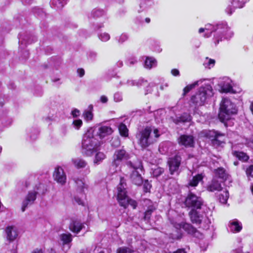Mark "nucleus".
Instances as JSON below:
<instances>
[{
	"label": "nucleus",
	"instance_id": "obj_1",
	"mask_svg": "<svg viewBox=\"0 0 253 253\" xmlns=\"http://www.w3.org/2000/svg\"><path fill=\"white\" fill-rule=\"evenodd\" d=\"M204 32V37L207 38L213 33V42L215 45L224 39L231 38L234 34L226 22H221L216 25L207 24L204 28H201L199 30V33Z\"/></svg>",
	"mask_w": 253,
	"mask_h": 253
},
{
	"label": "nucleus",
	"instance_id": "obj_2",
	"mask_svg": "<svg viewBox=\"0 0 253 253\" xmlns=\"http://www.w3.org/2000/svg\"><path fill=\"white\" fill-rule=\"evenodd\" d=\"M184 204L187 207L192 208L189 212L192 222L196 224H200L206 218V216L200 214L197 211L202 208L203 202L201 198L190 193L186 198Z\"/></svg>",
	"mask_w": 253,
	"mask_h": 253
},
{
	"label": "nucleus",
	"instance_id": "obj_3",
	"mask_svg": "<svg viewBox=\"0 0 253 253\" xmlns=\"http://www.w3.org/2000/svg\"><path fill=\"white\" fill-rule=\"evenodd\" d=\"M160 136L158 129L152 126H146L136 134L138 144L143 149L155 143Z\"/></svg>",
	"mask_w": 253,
	"mask_h": 253
},
{
	"label": "nucleus",
	"instance_id": "obj_4",
	"mask_svg": "<svg viewBox=\"0 0 253 253\" xmlns=\"http://www.w3.org/2000/svg\"><path fill=\"white\" fill-rule=\"evenodd\" d=\"M213 95L212 86L209 84L202 86L198 92L191 97L190 111L196 112V109L204 105Z\"/></svg>",
	"mask_w": 253,
	"mask_h": 253
},
{
	"label": "nucleus",
	"instance_id": "obj_5",
	"mask_svg": "<svg viewBox=\"0 0 253 253\" xmlns=\"http://www.w3.org/2000/svg\"><path fill=\"white\" fill-rule=\"evenodd\" d=\"M94 130L90 128L84 134L82 140V152L86 156H91L98 150L97 141L93 136Z\"/></svg>",
	"mask_w": 253,
	"mask_h": 253
},
{
	"label": "nucleus",
	"instance_id": "obj_6",
	"mask_svg": "<svg viewBox=\"0 0 253 253\" xmlns=\"http://www.w3.org/2000/svg\"><path fill=\"white\" fill-rule=\"evenodd\" d=\"M125 180L124 178H120V182L117 186V200L121 206L126 208L128 205H130L133 209H135L137 203L135 201L128 198L126 194V191L125 188Z\"/></svg>",
	"mask_w": 253,
	"mask_h": 253
},
{
	"label": "nucleus",
	"instance_id": "obj_7",
	"mask_svg": "<svg viewBox=\"0 0 253 253\" xmlns=\"http://www.w3.org/2000/svg\"><path fill=\"white\" fill-rule=\"evenodd\" d=\"M237 111L235 105L229 99L224 98L220 103L218 114L219 119L223 122L229 120L231 115L236 114Z\"/></svg>",
	"mask_w": 253,
	"mask_h": 253
},
{
	"label": "nucleus",
	"instance_id": "obj_8",
	"mask_svg": "<svg viewBox=\"0 0 253 253\" xmlns=\"http://www.w3.org/2000/svg\"><path fill=\"white\" fill-rule=\"evenodd\" d=\"M126 165L134 169L130 175V179L133 183L136 185H140L143 183V178L141 174L138 171V169L142 170V163L139 160L133 163L131 161L127 162Z\"/></svg>",
	"mask_w": 253,
	"mask_h": 253
},
{
	"label": "nucleus",
	"instance_id": "obj_9",
	"mask_svg": "<svg viewBox=\"0 0 253 253\" xmlns=\"http://www.w3.org/2000/svg\"><path fill=\"white\" fill-rule=\"evenodd\" d=\"M202 133L204 135L211 139L212 143L214 146H220L224 143L223 137L224 134L214 130H204Z\"/></svg>",
	"mask_w": 253,
	"mask_h": 253
},
{
	"label": "nucleus",
	"instance_id": "obj_10",
	"mask_svg": "<svg viewBox=\"0 0 253 253\" xmlns=\"http://www.w3.org/2000/svg\"><path fill=\"white\" fill-rule=\"evenodd\" d=\"M130 158V155L124 148L117 149L113 155V160L112 166L117 167L122 162L127 161Z\"/></svg>",
	"mask_w": 253,
	"mask_h": 253
},
{
	"label": "nucleus",
	"instance_id": "obj_11",
	"mask_svg": "<svg viewBox=\"0 0 253 253\" xmlns=\"http://www.w3.org/2000/svg\"><path fill=\"white\" fill-rule=\"evenodd\" d=\"M181 158L179 155H175L170 158L168 162L170 173L172 175L179 173V168L181 164Z\"/></svg>",
	"mask_w": 253,
	"mask_h": 253
},
{
	"label": "nucleus",
	"instance_id": "obj_12",
	"mask_svg": "<svg viewBox=\"0 0 253 253\" xmlns=\"http://www.w3.org/2000/svg\"><path fill=\"white\" fill-rule=\"evenodd\" d=\"M37 192L35 191H29L25 196L22 204L21 210L24 212L29 207L33 205L36 199Z\"/></svg>",
	"mask_w": 253,
	"mask_h": 253
},
{
	"label": "nucleus",
	"instance_id": "obj_13",
	"mask_svg": "<svg viewBox=\"0 0 253 253\" xmlns=\"http://www.w3.org/2000/svg\"><path fill=\"white\" fill-rule=\"evenodd\" d=\"M95 131L97 135L101 139L111 135L113 132L112 128L110 126L104 125H100L96 127Z\"/></svg>",
	"mask_w": 253,
	"mask_h": 253
},
{
	"label": "nucleus",
	"instance_id": "obj_14",
	"mask_svg": "<svg viewBox=\"0 0 253 253\" xmlns=\"http://www.w3.org/2000/svg\"><path fill=\"white\" fill-rule=\"evenodd\" d=\"M249 0H232V5H228L225 9L226 13L231 15L235 11L236 8H243L245 3Z\"/></svg>",
	"mask_w": 253,
	"mask_h": 253
},
{
	"label": "nucleus",
	"instance_id": "obj_15",
	"mask_svg": "<svg viewBox=\"0 0 253 253\" xmlns=\"http://www.w3.org/2000/svg\"><path fill=\"white\" fill-rule=\"evenodd\" d=\"M53 177L54 180L61 185H64L66 182V175L61 167L57 168L55 169Z\"/></svg>",
	"mask_w": 253,
	"mask_h": 253
},
{
	"label": "nucleus",
	"instance_id": "obj_16",
	"mask_svg": "<svg viewBox=\"0 0 253 253\" xmlns=\"http://www.w3.org/2000/svg\"><path fill=\"white\" fill-rule=\"evenodd\" d=\"M178 143L185 147H193L194 141L192 135H182L178 139Z\"/></svg>",
	"mask_w": 253,
	"mask_h": 253
},
{
	"label": "nucleus",
	"instance_id": "obj_17",
	"mask_svg": "<svg viewBox=\"0 0 253 253\" xmlns=\"http://www.w3.org/2000/svg\"><path fill=\"white\" fill-rule=\"evenodd\" d=\"M60 239L63 243V250L68 251L71 247L70 243L72 241V235L70 233L62 234L60 236Z\"/></svg>",
	"mask_w": 253,
	"mask_h": 253
},
{
	"label": "nucleus",
	"instance_id": "obj_18",
	"mask_svg": "<svg viewBox=\"0 0 253 253\" xmlns=\"http://www.w3.org/2000/svg\"><path fill=\"white\" fill-rule=\"evenodd\" d=\"M7 239L9 241L15 240L18 236L17 230L16 227L11 226H8L5 229Z\"/></svg>",
	"mask_w": 253,
	"mask_h": 253
},
{
	"label": "nucleus",
	"instance_id": "obj_19",
	"mask_svg": "<svg viewBox=\"0 0 253 253\" xmlns=\"http://www.w3.org/2000/svg\"><path fill=\"white\" fill-rule=\"evenodd\" d=\"M175 228L176 229L182 228L188 234L193 235H195L196 233L198 232L197 229L193 227L191 224L186 223H183L177 224L176 226H175Z\"/></svg>",
	"mask_w": 253,
	"mask_h": 253
},
{
	"label": "nucleus",
	"instance_id": "obj_20",
	"mask_svg": "<svg viewBox=\"0 0 253 253\" xmlns=\"http://www.w3.org/2000/svg\"><path fill=\"white\" fill-rule=\"evenodd\" d=\"M74 180L76 184L77 190L79 192H84V189H87V185L86 184L84 178H74Z\"/></svg>",
	"mask_w": 253,
	"mask_h": 253
},
{
	"label": "nucleus",
	"instance_id": "obj_21",
	"mask_svg": "<svg viewBox=\"0 0 253 253\" xmlns=\"http://www.w3.org/2000/svg\"><path fill=\"white\" fill-rule=\"evenodd\" d=\"M83 227V224L78 220H73L69 226L71 231L76 233H78Z\"/></svg>",
	"mask_w": 253,
	"mask_h": 253
},
{
	"label": "nucleus",
	"instance_id": "obj_22",
	"mask_svg": "<svg viewBox=\"0 0 253 253\" xmlns=\"http://www.w3.org/2000/svg\"><path fill=\"white\" fill-rule=\"evenodd\" d=\"M192 119L191 116L189 114L184 113L179 117H176L175 118L173 119V122L178 124L180 123L189 122Z\"/></svg>",
	"mask_w": 253,
	"mask_h": 253
},
{
	"label": "nucleus",
	"instance_id": "obj_23",
	"mask_svg": "<svg viewBox=\"0 0 253 253\" xmlns=\"http://www.w3.org/2000/svg\"><path fill=\"white\" fill-rule=\"evenodd\" d=\"M207 189L210 192L220 191L222 190L221 184L216 180L213 179L208 185Z\"/></svg>",
	"mask_w": 253,
	"mask_h": 253
},
{
	"label": "nucleus",
	"instance_id": "obj_24",
	"mask_svg": "<svg viewBox=\"0 0 253 253\" xmlns=\"http://www.w3.org/2000/svg\"><path fill=\"white\" fill-rule=\"evenodd\" d=\"M93 107L92 105H89L87 110L84 111L83 116L84 120L86 122H90L93 120Z\"/></svg>",
	"mask_w": 253,
	"mask_h": 253
},
{
	"label": "nucleus",
	"instance_id": "obj_25",
	"mask_svg": "<svg viewBox=\"0 0 253 253\" xmlns=\"http://www.w3.org/2000/svg\"><path fill=\"white\" fill-rule=\"evenodd\" d=\"M157 64V62L155 58L152 57H147L144 62V66L146 69H151L156 67Z\"/></svg>",
	"mask_w": 253,
	"mask_h": 253
},
{
	"label": "nucleus",
	"instance_id": "obj_26",
	"mask_svg": "<svg viewBox=\"0 0 253 253\" xmlns=\"http://www.w3.org/2000/svg\"><path fill=\"white\" fill-rule=\"evenodd\" d=\"M229 226L230 230L233 232H238L242 228L241 224L237 220L230 221Z\"/></svg>",
	"mask_w": 253,
	"mask_h": 253
},
{
	"label": "nucleus",
	"instance_id": "obj_27",
	"mask_svg": "<svg viewBox=\"0 0 253 253\" xmlns=\"http://www.w3.org/2000/svg\"><path fill=\"white\" fill-rule=\"evenodd\" d=\"M72 162L77 169L84 168L87 165V162L85 160L79 158L72 159Z\"/></svg>",
	"mask_w": 253,
	"mask_h": 253
},
{
	"label": "nucleus",
	"instance_id": "obj_28",
	"mask_svg": "<svg viewBox=\"0 0 253 253\" xmlns=\"http://www.w3.org/2000/svg\"><path fill=\"white\" fill-rule=\"evenodd\" d=\"M66 0H51L50 5L56 9H61L66 3Z\"/></svg>",
	"mask_w": 253,
	"mask_h": 253
},
{
	"label": "nucleus",
	"instance_id": "obj_29",
	"mask_svg": "<svg viewBox=\"0 0 253 253\" xmlns=\"http://www.w3.org/2000/svg\"><path fill=\"white\" fill-rule=\"evenodd\" d=\"M205 79H200L198 81H197L193 83L192 84L187 85L184 89H183V95H185L188 92H189L191 89L195 87L196 86L199 85V84H201L204 81H205Z\"/></svg>",
	"mask_w": 253,
	"mask_h": 253
},
{
	"label": "nucleus",
	"instance_id": "obj_30",
	"mask_svg": "<svg viewBox=\"0 0 253 253\" xmlns=\"http://www.w3.org/2000/svg\"><path fill=\"white\" fill-rule=\"evenodd\" d=\"M203 176L201 174H198L193 176L192 179L190 180L189 185L191 187L197 186L198 183L202 181Z\"/></svg>",
	"mask_w": 253,
	"mask_h": 253
},
{
	"label": "nucleus",
	"instance_id": "obj_31",
	"mask_svg": "<svg viewBox=\"0 0 253 253\" xmlns=\"http://www.w3.org/2000/svg\"><path fill=\"white\" fill-rule=\"evenodd\" d=\"M232 154L234 156L243 162H246L249 159V157L246 153L243 152L234 151H233Z\"/></svg>",
	"mask_w": 253,
	"mask_h": 253
},
{
	"label": "nucleus",
	"instance_id": "obj_32",
	"mask_svg": "<svg viewBox=\"0 0 253 253\" xmlns=\"http://www.w3.org/2000/svg\"><path fill=\"white\" fill-rule=\"evenodd\" d=\"M152 4V0H139V9L138 10V12L142 11L149 6Z\"/></svg>",
	"mask_w": 253,
	"mask_h": 253
},
{
	"label": "nucleus",
	"instance_id": "obj_33",
	"mask_svg": "<svg viewBox=\"0 0 253 253\" xmlns=\"http://www.w3.org/2000/svg\"><path fill=\"white\" fill-rule=\"evenodd\" d=\"M220 91L223 92H230L232 91V85L229 82H223L220 84Z\"/></svg>",
	"mask_w": 253,
	"mask_h": 253
},
{
	"label": "nucleus",
	"instance_id": "obj_34",
	"mask_svg": "<svg viewBox=\"0 0 253 253\" xmlns=\"http://www.w3.org/2000/svg\"><path fill=\"white\" fill-rule=\"evenodd\" d=\"M215 175L218 178L222 179L223 180H225L227 179L228 174L223 168H219L215 169Z\"/></svg>",
	"mask_w": 253,
	"mask_h": 253
},
{
	"label": "nucleus",
	"instance_id": "obj_35",
	"mask_svg": "<svg viewBox=\"0 0 253 253\" xmlns=\"http://www.w3.org/2000/svg\"><path fill=\"white\" fill-rule=\"evenodd\" d=\"M105 158H106V155L104 153L101 152H98L96 153V154L95 155V158L93 160V163L95 165H99Z\"/></svg>",
	"mask_w": 253,
	"mask_h": 253
},
{
	"label": "nucleus",
	"instance_id": "obj_36",
	"mask_svg": "<svg viewBox=\"0 0 253 253\" xmlns=\"http://www.w3.org/2000/svg\"><path fill=\"white\" fill-rule=\"evenodd\" d=\"M229 198V193L227 190L221 191L218 196V199L219 202L222 204L226 203L227 200Z\"/></svg>",
	"mask_w": 253,
	"mask_h": 253
},
{
	"label": "nucleus",
	"instance_id": "obj_37",
	"mask_svg": "<svg viewBox=\"0 0 253 253\" xmlns=\"http://www.w3.org/2000/svg\"><path fill=\"white\" fill-rule=\"evenodd\" d=\"M119 130L121 136L124 137H127L128 136V129L126 126L123 123H121L119 126Z\"/></svg>",
	"mask_w": 253,
	"mask_h": 253
},
{
	"label": "nucleus",
	"instance_id": "obj_38",
	"mask_svg": "<svg viewBox=\"0 0 253 253\" xmlns=\"http://www.w3.org/2000/svg\"><path fill=\"white\" fill-rule=\"evenodd\" d=\"M214 64L215 60L208 57L206 58L203 63V65L205 66V67L208 69H211V68L213 67L214 66Z\"/></svg>",
	"mask_w": 253,
	"mask_h": 253
},
{
	"label": "nucleus",
	"instance_id": "obj_39",
	"mask_svg": "<svg viewBox=\"0 0 253 253\" xmlns=\"http://www.w3.org/2000/svg\"><path fill=\"white\" fill-rule=\"evenodd\" d=\"M134 250L130 247H122L117 250V253H133Z\"/></svg>",
	"mask_w": 253,
	"mask_h": 253
},
{
	"label": "nucleus",
	"instance_id": "obj_40",
	"mask_svg": "<svg viewBox=\"0 0 253 253\" xmlns=\"http://www.w3.org/2000/svg\"><path fill=\"white\" fill-rule=\"evenodd\" d=\"M104 14V11L100 9H94L91 12V16L94 18L99 17Z\"/></svg>",
	"mask_w": 253,
	"mask_h": 253
},
{
	"label": "nucleus",
	"instance_id": "obj_41",
	"mask_svg": "<svg viewBox=\"0 0 253 253\" xmlns=\"http://www.w3.org/2000/svg\"><path fill=\"white\" fill-rule=\"evenodd\" d=\"M98 36L99 39L103 42H106L110 39V35L107 33H100Z\"/></svg>",
	"mask_w": 253,
	"mask_h": 253
},
{
	"label": "nucleus",
	"instance_id": "obj_42",
	"mask_svg": "<svg viewBox=\"0 0 253 253\" xmlns=\"http://www.w3.org/2000/svg\"><path fill=\"white\" fill-rule=\"evenodd\" d=\"M246 174L247 176L253 177V165H251L246 169ZM251 191L253 194V184L251 187Z\"/></svg>",
	"mask_w": 253,
	"mask_h": 253
},
{
	"label": "nucleus",
	"instance_id": "obj_43",
	"mask_svg": "<svg viewBox=\"0 0 253 253\" xmlns=\"http://www.w3.org/2000/svg\"><path fill=\"white\" fill-rule=\"evenodd\" d=\"M128 39V36L126 34L123 33L119 37L117 38V40L119 43H123L125 42Z\"/></svg>",
	"mask_w": 253,
	"mask_h": 253
},
{
	"label": "nucleus",
	"instance_id": "obj_44",
	"mask_svg": "<svg viewBox=\"0 0 253 253\" xmlns=\"http://www.w3.org/2000/svg\"><path fill=\"white\" fill-rule=\"evenodd\" d=\"M147 84V82L143 79L135 80V85L138 87L144 86Z\"/></svg>",
	"mask_w": 253,
	"mask_h": 253
},
{
	"label": "nucleus",
	"instance_id": "obj_45",
	"mask_svg": "<svg viewBox=\"0 0 253 253\" xmlns=\"http://www.w3.org/2000/svg\"><path fill=\"white\" fill-rule=\"evenodd\" d=\"M72 125L76 129H79L82 126L83 122L81 119H76L74 120Z\"/></svg>",
	"mask_w": 253,
	"mask_h": 253
},
{
	"label": "nucleus",
	"instance_id": "obj_46",
	"mask_svg": "<svg viewBox=\"0 0 253 253\" xmlns=\"http://www.w3.org/2000/svg\"><path fill=\"white\" fill-rule=\"evenodd\" d=\"M126 84L127 86H134L135 85V80H127L126 82L125 81H121L120 82L119 86H121L123 85Z\"/></svg>",
	"mask_w": 253,
	"mask_h": 253
},
{
	"label": "nucleus",
	"instance_id": "obj_47",
	"mask_svg": "<svg viewBox=\"0 0 253 253\" xmlns=\"http://www.w3.org/2000/svg\"><path fill=\"white\" fill-rule=\"evenodd\" d=\"M114 100L115 102H118L122 101L123 95L122 93L119 92H116L114 95Z\"/></svg>",
	"mask_w": 253,
	"mask_h": 253
},
{
	"label": "nucleus",
	"instance_id": "obj_48",
	"mask_svg": "<svg viewBox=\"0 0 253 253\" xmlns=\"http://www.w3.org/2000/svg\"><path fill=\"white\" fill-rule=\"evenodd\" d=\"M97 56V54L95 52L91 51L88 55V59L91 61H93L96 60Z\"/></svg>",
	"mask_w": 253,
	"mask_h": 253
},
{
	"label": "nucleus",
	"instance_id": "obj_49",
	"mask_svg": "<svg viewBox=\"0 0 253 253\" xmlns=\"http://www.w3.org/2000/svg\"><path fill=\"white\" fill-rule=\"evenodd\" d=\"M155 86V84L154 83H150L147 86L145 89V94L146 95L148 93H150L152 92V88Z\"/></svg>",
	"mask_w": 253,
	"mask_h": 253
},
{
	"label": "nucleus",
	"instance_id": "obj_50",
	"mask_svg": "<svg viewBox=\"0 0 253 253\" xmlns=\"http://www.w3.org/2000/svg\"><path fill=\"white\" fill-rule=\"evenodd\" d=\"M18 38H19V43L20 46L21 47H22V45L23 44H25L27 43H31V42H30V41H26V40L25 39L23 38V37H22V36L21 35H19Z\"/></svg>",
	"mask_w": 253,
	"mask_h": 253
},
{
	"label": "nucleus",
	"instance_id": "obj_51",
	"mask_svg": "<svg viewBox=\"0 0 253 253\" xmlns=\"http://www.w3.org/2000/svg\"><path fill=\"white\" fill-rule=\"evenodd\" d=\"M137 62V60L135 57L130 58L127 62V64L128 66L131 67L134 64Z\"/></svg>",
	"mask_w": 253,
	"mask_h": 253
},
{
	"label": "nucleus",
	"instance_id": "obj_52",
	"mask_svg": "<svg viewBox=\"0 0 253 253\" xmlns=\"http://www.w3.org/2000/svg\"><path fill=\"white\" fill-rule=\"evenodd\" d=\"M151 187V185L148 182V180L145 181L144 184H143V188H144V191L145 192H147L150 189Z\"/></svg>",
	"mask_w": 253,
	"mask_h": 253
},
{
	"label": "nucleus",
	"instance_id": "obj_53",
	"mask_svg": "<svg viewBox=\"0 0 253 253\" xmlns=\"http://www.w3.org/2000/svg\"><path fill=\"white\" fill-rule=\"evenodd\" d=\"M71 114L74 118H76L80 116V111L77 109H74L72 110Z\"/></svg>",
	"mask_w": 253,
	"mask_h": 253
},
{
	"label": "nucleus",
	"instance_id": "obj_54",
	"mask_svg": "<svg viewBox=\"0 0 253 253\" xmlns=\"http://www.w3.org/2000/svg\"><path fill=\"white\" fill-rule=\"evenodd\" d=\"M33 134H30V137H31V139L32 140H35L37 136H38V135L39 134V132H38V131L37 130H34V132L33 133Z\"/></svg>",
	"mask_w": 253,
	"mask_h": 253
},
{
	"label": "nucleus",
	"instance_id": "obj_55",
	"mask_svg": "<svg viewBox=\"0 0 253 253\" xmlns=\"http://www.w3.org/2000/svg\"><path fill=\"white\" fill-rule=\"evenodd\" d=\"M152 212V210H147L145 212L144 214V218L146 220L149 219L150 218V215L151 214V213Z\"/></svg>",
	"mask_w": 253,
	"mask_h": 253
},
{
	"label": "nucleus",
	"instance_id": "obj_56",
	"mask_svg": "<svg viewBox=\"0 0 253 253\" xmlns=\"http://www.w3.org/2000/svg\"><path fill=\"white\" fill-rule=\"evenodd\" d=\"M108 97L105 95H102L100 96V101L102 103H106L108 102Z\"/></svg>",
	"mask_w": 253,
	"mask_h": 253
},
{
	"label": "nucleus",
	"instance_id": "obj_57",
	"mask_svg": "<svg viewBox=\"0 0 253 253\" xmlns=\"http://www.w3.org/2000/svg\"><path fill=\"white\" fill-rule=\"evenodd\" d=\"M171 73L174 76H179L180 75L179 70L176 69H172Z\"/></svg>",
	"mask_w": 253,
	"mask_h": 253
},
{
	"label": "nucleus",
	"instance_id": "obj_58",
	"mask_svg": "<svg viewBox=\"0 0 253 253\" xmlns=\"http://www.w3.org/2000/svg\"><path fill=\"white\" fill-rule=\"evenodd\" d=\"M77 72L80 77H83L84 75V70L82 68L78 69Z\"/></svg>",
	"mask_w": 253,
	"mask_h": 253
},
{
	"label": "nucleus",
	"instance_id": "obj_59",
	"mask_svg": "<svg viewBox=\"0 0 253 253\" xmlns=\"http://www.w3.org/2000/svg\"><path fill=\"white\" fill-rule=\"evenodd\" d=\"M154 50L157 52H160L162 50V48L160 47V45L159 44H157L154 47Z\"/></svg>",
	"mask_w": 253,
	"mask_h": 253
},
{
	"label": "nucleus",
	"instance_id": "obj_60",
	"mask_svg": "<svg viewBox=\"0 0 253 253\" xmlns=\"http://www.w3.org/2000/svg\"><path fill=\"white\" fill-rule=\"evenodd\" d=\"M164 172L163 169L161 168H158L156 169L154 171V173L156 174V175H159L162 174Z\"/></svg>",
	"mask_w": 253,
	"mask_h": 253
},
{
	"label": "nucleus",
	"instance_id": "obj_61",
	"mask_svg": "<svg viewBox=\"0 0 253 253\" xmlns=\"http://www.w3.org/2000/svg\"><path fill=\"white\" fill-rule=\"evenodd\" d=\"M116 66L118 68H121L123 66V62L121 60H119L118 61L116 64Z\"/></svg>",
	"mask_w": 253,
	"mask_h": 253
},
{
	"label": "nucleus",
	"instance_id": "obj_62",
	"mask_svg": "<svg viewBox=\"0 0 253 253\" xmlns=\"http://www.w3.org/2000/svg\"><path fill=\"white\" fill-rule=\"evenodd\" d=\"M75 201H76V202H77L79 205H83V201H82L81 199L75 197Z\"/></svg>",
	"mask_w": 253,
	"mask_h": 253
},
{
	"label": "nucleus",
	"instance_id": "obj_63",
	"mask_svg": "<svg viewBox=\"0 0 253 253\" xmlns=\"http://www.w3.org/2000/svg\"><path fill=\"white\" fill-rule=\"evenodd\" d=\"M33 0H22V1L23 3L25 4H29Z\"/></svg>",
	"mask_w": 253,
	"mask_h": 253
},
{
	"label": "nucleus",
	"instance_id": "obj_64",
	"mask_svg": "<svg viewBox=\"0 0 253 253\" xmlns=\"http://www.w3.org/2000/svg\"><path fill=\"white\" fill-rule=\"evenodd\" d=\"M32 253H42V252L41 250H35Z\"/></svg>",
	"mask_w": 253,
	"mask_h": 253
}]
</instances>
